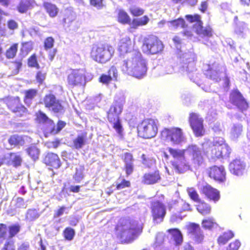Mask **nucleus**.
I'll return each instance as SVG.
<instances>
[{"instance_id":"f257e3e1","label":"nucleus","mask_w":250,"mask_h":250,"mask_svg":"<svg viewBox=\"0 0 250 250\" xmlns=\"http://www.w3.org/2000/svg\"><path fill=\"white\" fill-rule=\"evenodd\" d=\"M167 149L173 158L171 164L177 173H183L190 169V165L187 160L185 154L191 157L192 164L195 167H199L203 163L201 149L196 145H189L185 149L168 147Z\"/></svg>"},{"instance_id":"f03ea898","label":"nucleus","mask_w":250,"mask_h":250,"mask_svg":"<svg viewBox=\"0 0 250 250\" xmlns=\"http://www.w3.org/2000/svg\"><path fill=\"white\" fill-rule=\"evenodd\" d=\"M123 59L121 69L124 73L138 79L143 78L146 75V61L138 50L134 49L127 53Z\"/></svg>"},{"instance_id":"7ed1b4c3","label":"nucleus","mask_w":250,"mask_h":250,"mask_svg":"<svg viewBox=\"0 0 250 250\" xmlns=\"http://www.w3.org/2000/svg\"><path fill=\"white\" fill-rule=\"evenodd\" d=\"M143 224L139 219H121L117 226L118 235L123 241L130 243L142 232Z\"/></svg>"},{"instance_id":"20e7f679","label":"nucleus","mask_w":250,"mask_h":250,"mask_svg":"<svg viewBox=\"0 0 250 250\" xmlns=\"http://www.w3.org/2000/svg\"><path fill=\"white\" fill-rule=\"evenodd\" d=\"M125 102V98L124 95L121 93L117 94L107 112L108 121L112 124L113 128L120 136L123 135V129L119 119V115L122 112Z\"/></svg>"},{"instance_id":"39448f33","label":"nucleus","mask_w":250,"mask_h":250,"mask_svg":"<svg viewBox=\"0 0 250 250\" xmlns=\"http://www.w3.org/2000/svg\"><path fill=\"white\" fill-rule=\"evenodd\" d=\"M203 147L205 152L213 159L228 157L231 152V149L221 137H215L212 142L204 143Z\"/></svg>"},{"instance_id":"423d86ee","label":"nucleus","mask_w":250,"mask_h":250,"mask_svg":"<svg viewBox=\"0 0 250 250\" xmlns=\"http://www.w3.org/2000/svg\"><path fill=\"white\" fill-rule=\"evenodd\" d=\"M195 55L191 52L184 53L180 58L182 66L181 71L188 75L189 78L195 82L198 78L199 74L195 69L194 60Z\"/></svg>"},{"instance_id":"0eeeda50","label":"nucleus","mask_w":250,"mask_h":250,"mask_svg":"<svg viewBox=\"0 0 250 250\" xmlns=\"http://www.w3.org/2000/svg\"><path fill=\"white\" fill-rule=\"evenodd\" d=\"M114 53L113 47L108 44H101L93 46L91 56L96 62L104 63L109 61Z\"/></svg>"},{"instance_id":"6e6552de","label":"nucleus","mask_w":250,"mask_h":250,"mask_svg":"<svg viewBox=\"0 0 250 250\" xmlns=\"http://www.w3.org/2000/svg\"><path fill=\"white\" fill-rule=\"evenodd\" d=\"M158 121L157 119L148 118L143 120L138 126V133L144 138H151L158 132Z\"/></svg>"},{"instance_id":"1a4fd4ad","label":"nucleus","mask_w":250,"mask_h":250,"mask_svg":"<svg viewBox=\"0 0 250 250\" xmlns=\"http://www.w3.org/2000/svg\"><path fill=\"white\" fill-rule=\"evenodd\" d=\"M161 134L162 139L173 145H180L186 142V138L182 130L178 127L165 128Z\"/></svg>"},{"instance_id":"9d476101","label":"nucleus","mask_w":250,"mask_h":250,"mask_svg":"<svg viewBox=\"0 0 250 250\" xmlns=\"http://www.w3.org/2000/svg\"><path fill=\"white\" fill-rule=\"evenodd\" d=\"M92 79L91 74H86V72L83 69H74L68 76V83L73 86H81L85 84L86 82L90 81Z\"/></svg>"},{"instance_id":"9b49d317","label":"nucleus","mask_w":250,"mask_h":250,"mask_svg":"<svg viewBox=\"0 0 250 250\" xmlns=\"http://www.w3.org/2000/svg\"><path fill=\"white\" fill-rule=\"evenodd\" d=\"M44 106L50 112L58 115H62L65 112L62 102L52 94L45 96L43 99Z\"/></svg>"},{"instance_id":"f8f14e48","label":"nucleus","mask_w":250,"mask_h":250,"mask_svg":"<svg viewBox=\"0 0 250 250\" xmlns=\"http://www.w3.org/2000/svg\"><path fill=\"white\" fill-rule=\"evenodd\" d=\"M164 48L162 42L156 36L146 38L142 46L143 51L147 54H156L161 52Z\"/></svg>"},{"instance_id":"ddd939ff","label":"nucleus","mask_w":250,"mask_h":250,"mask_svg":"<svg viewBox=\"0 0 250 250\" xmlns=\"http://www.w3.org/2000/svg\"><path fill=\"white\" fill-rule=\"evenodd\" d=\"M187 21L190 22H196L194 28L196 33L202 37L210 38L212 35V29L210 26L203 27L202 22L200 20V17L198 15L194 16L188 15L186 16Z\"/></svg>"},{"instance_id":"4468645a","label":"nucleus","mask_w":250,"mask_h":250,"mask_svg":"<svg viewBox=\"0 0 250 250\" xmlns=\"http://www.w3.org/2000/svg\"><path fill=\"white\" fill-rule=\"evenodd\" d=\"M189 123L196 136H202L205 133L203 119L196 113H191L189 116Z\"/></svg>"},{"instance_id":"2eb2a0df","label":"nucleus","mask_w":250,"mask_h":250,"mask_svg":"<svg viewBox=\"0 0 250 250\" xmlns=\"http://www.w3.org/2000/svg\"><path fill=\"white\" fill-rule=\"evenodd\" d=\"M151 209L153 220L157 223L163 221L166 213L165 205L159 201L151 202Z\"/></svg>"},{"instance_id":"dca6fc26","label":"nucleus","mask_w":250,"mask_h":250,"mask_svg":"<svg viewBox=\"0 0 250 250\" xmlns=\"http://www.w3.org/2000/svg\"><path fill=\"white\" fill-rule=\"evenodd\" d=\"M188 234L189 237L195 243H201L204 238L203 231L199 225L194 223H190L187 226Z\"/></svg>"},{"instance_id":"f3484780","label":"nucleus","mask_w":250,"mask_h":250,"mask_svg":"<svg viewBox=\"0 0 250 250\" xmlns=\"http://www.w3.org/2000/svg\"><path fill=\"white\" fill-rule=\"evenodd\" d=\"M229 101L242 112L246 111L249 107L248 103L237 90H233L230 93Z\"/></svg>"},{"instance_id":"a211bd4d","label":"nucleus","mask_w":250,"mask_h":250,"mask_svg":"<svg viewBox=\"0 0 250 250\" xmlns=\"http://www.w3.org/2000/svg\"><path fill=\"white\" fill-rule=\"evenodd\" d=\"M224 70L225 68L222 66L217 62H214L211 65H208L205 74L208 78L218 82L220 80L221 74Z\"/></svg>"},{"instance_id":"6ab92c4d","label":"nucleus","mask_w":250,"mask_h":250,"mask_svg":"<svg viewBox=\"0 0 250 250\" xmlns=\"http://www.w3.org/2000/svg\"><path fill=\"white\" fill-rule=\"evenodd\" d=\"M209 176L216 181L223 182L226 180V172L223 166L217 167L216 166L210 167Z\"/></svg>"},{"instance_id":"aec40b11","label":"nucleus","mask_w":250,"mask_h":250,"mask_svg":"<svg viewBox=\"0 0 250 250\" xmlns=\"http://www.w3.org/2000/svg\"><path fill=\"white\" fill-rule=\"evenodd\" d=\"M230 172L237 176L242 175L246 168V164L240 159H236L231 162L229 165Z\"/></svg>"},{"instance_id":"412c9836","label":"nucleus","mask_w":250,"mask_h":250,"mask_svg":"<svg viewBox=\"0 0 250 250\" xmlns=\"http://www.w3.org/2000/svg\"><path fill=\"white\" fill-rule=\"evenodd\" d=\"M132 42L130 38L127 36L123 38L120 42L119 46V51L120 55L123 58L126 57V54L132 51L133 49Z\"/></svg>"},{"instance_id":"4be33fe9","label":"nucleus","mask_w":250,"mask_h":250,"mask_svg":"<svg viewBox=\"0 0 250 250\" xmlns=\"http://www.w3.org/2000/svg\"><path fill=\"white\" fill-rule=\"evenodd\" d=\"M202 191L208 199L214 202L218 201L220 199L219 192L208 184L203 186Z\"/></svg>"},{"instance_id":"5701e85b","label":"nucleus","mask_w":250,"mask_h":250,"mask_svg":"<svg viewBox=\"0 0 250 250\" xmlns=\"http://www.w3.org/2000/svg\"><path fill=\"white\" fill-rule=\"evenodd\" d=\"M43 161L46 165L55 168H58L61 165L59 156L56 154L53 153H48L44 158Z\"/></svg>"},{"instance_id":"b1692460","label":"nucleus","mask_w":250,"mask_h":250,"mask_svg":"<svg viewBox=\"0 0 250 250\" xmlns=\"http://www.w3.org/2000/svg\"><path fill=\"white\" fill-rule=\"evenodd\" d=\"M243 127L240 123H233L229 130V137L233 141H236L241 136Z\"/></svg>"},{"instance_id":"393cba45","label":"nucleus","mask_w":250,"mask_h":250,"mask_svg":"<svg viewBox=\"0 0 250 250\" xmlns=\"http://www.w3.org/2000/svg\"><path fill=\"white\" fill-rule=\"evenodd\" d=\"M125 170L127 175L131 174L134 169L133 159L131 154L125 153L123 156Z\"/></svg>"},{"instance_id":"a878e982","label":"nucleus","mask_w":250,"mask_h":250,"mask_svg":"<svg viewBox=\"0 0 250 250\" xmlns=\"http://www.w3.org/2000/svg\"><path fill=\"white\" fill-rule=\"evenodd\" d=\"M160 180V176L158 171L146 173L144 176V182L146 184H153Z\"/></svg>"},{"instance_id":"bb28decb","label":"nucleus","mask_w":250,"mask_h":250,"mask_svg":"<svg viewBox=\"0 0 250 250\" xmlns=\"http://www.w3.org/2000/svg\"><path fill=\"white\" fill-rule=\"evenodd\" d=\"M171 234V238L175 242L176 245H180L183 241V235L181 232L177 229H172L168 230Z\"/></svg>"},{"instance_id":"cd10ccee","label":"nucleus","mask_w":250,"mask_h":250,"mask_svg":"<svg viewBox=\"0 0 250 250\" xmlns=\"http://www.w3.org/2000/svg\"><path fill=\"white\" fill-rule=\"evenodd\" d=\"M167 26L171 30H175L179 28H185L187 27L185 20L182 18L167 21Z\"/></svg>"},{"instance_id":"c85d7f7f","label":"nucleus","mask_w":250,"mask_h":250,"mask_svg":"<svg viewBox=\"0 0 250 250\" xmlns=\"http://www.w3.org/2000/svg\"><path fill=\"white\" fill-rule=\"evenodd\" d=\"M174 62L173 60L171 61H166L161 71L162 75L171 74L175 71Z\"/></svg>"},{"instance_id":"c756f323","label":"nucleus","mask_w":250,"mask_h":250,"mask_svg":"<svg viewBox=\"0 0 250 250\" xmlns=\"http://www.w3.org/2000/svg\"><path fill=\"white\" fill-rule=\"evenodd\" d=\"M86 138V134H83L78 135L77 137L73 141V146L77 149L82 148L85 144Z\"/></svg>"},{"instance_id":"7c9ffc66","label":"nucleus","mask_w":250,"mask_h":250,"mask_svg":"<svg viewBox=\"0 0 250 250\" xmlns=\"http://www.w3.org/2000/svg\"><path fill=\"white\" fill-rule=\"evenodd\" d=\"M33 3V0H21L18 6V10L20 13H25L32 6Z\"/></svg>"},{"instance_id":"2f4dec72","label":"nucleus","mask_w":250,"mask_h":250,"mask_svg":"<svg viewBox=\"0 0 250 250\" xmlns=\"http://www.w3.org/2000/svg\"><path fill=\"white\" fill-rule=\"evenodd\" d=\"M37 118L40 123L46 125L48 128H50V126L53 125V121L50 119L45 114L42 112H40L37 116Z\"/></svg>"},{"instance_id":"473e14b6","label":"nucleus","mask_w":250,"mask_h":250,"mask_svg":"<svg viewBox=\"0 0 250 250\" xmlns=\"http://www.w3.org/2000/svg\"><path fill=\"white\" fill-rule=\"evenodd\" d=\"M149 21V18L146 16H145L139 19H134L132 21L131 26L133 28H136L139 26L146 25Z\"/></svg>"},{"instance_id":"72a5a7b5","label":"nucleus","mask_w":250,"mask_h":250,"mask_svg":"<svg viewBox=\"0 0 250 250\" xmlns=\"http://www.w3.org/2000/svg\"><path fill=\"white\" fill-rule=\"evenodd\" d=\"M197 209L202 215H207L210 213L211 208L209 205L205 202H199L197 206Z\"/></svg>"},{"instance_id":"f704fd0d","label":"nucleus","mask_w":250,"mask_h":250,"mask_svg":"<svg viewBox=\"0 0 250 250\" xmlns=\"http://www.w3.org/2000/svg\"><path fill=\"white\" fill-rule=\"evenodd\" d=\"M234 236L233 233L231 231L224 232L220 236L218 239V242L219 245H225L229 239Z\"/></svg>"},{"instance_id":"c9c22d12","label":"nucleus","mask_w":250,"mask_h":250,"mask_svg":"<svg viewBox=\"0 0 250 250\" xmlns=\"http://www.w3.org/2000/svg\"><path fill=\"white\" fill-rule=\"evenodd\" d=\"M26 153L34 161L39 158V149L35 146H31L26 149Z\"/></svg>"},{"instance_id":"e433bc0d","label":"nucleus","mask_w":250,"mask_h":250,"mask_svg":"<svg viewBox=\"0 0 250 250\" xmlns=\"http://www.w3.org/2000/svg\"><path fill=\"white\" fill-rule=\"evenodd\" d=\"M247 29V24L244 22H240L236 25L234 29V32L238 36L243 37Z\"/></svg>"},{"instance_id":"4c0bfd02","label":"nucleus","mask_w":250,"mask_h":250,"mask_svg":"<svg viewBox=\"0 0 250 250\" xmlns=\"http://www.w3.org/2000/svg\"><path fill=\"white\" fill-rule=\"evenodd\" d=\"M66 125V123L62 121H59L57 124V127H56L54 123L53 122L52 126H50V128H47L48 131L51 133L55 134L60 132Z\"/></svg>"},{"instance_id":"58836bf2","label":"nucleus","mask_w":250,"mask_h":250,"mask_svg":"<svg viewBox=\"0 0 250 250\" xmlns=\"http://www.w3.org/2000/svg\"><path fill=\"white\" fill-rule=\"evenodd\" d=\"M44 6L50 17H54L57 15L58 11L56 5L50 3H45Z\"/></svg>"},{"instance_id":"ea45409f","label":"nucleus","mask_w":250,"mask_h":250,"mask_svg":"<svg viewBox=\"0 0 250 250\" xmlns=\"http://www.w3.org/2000/svg\"><path fill=\"white\" fill-rule=\"evenodd\" d=\"M10 159L15 167L20 166L22 161L21 156L18 153H11Z\"/></svg>"},{"instance_id":"a19ab883","label":"nucleus","mask_w":250,"mask_h":250,"mask_svg":"<svg viewBox=\"0 0 250 250\" xmlns=\"http://www.w3.org/2000/svg\"><path fill=\"white\" fill-rule=\"evenodd\" d=\"M7 104L9 108L13 112H17L19 110V108H20V105L19 104V99L18 98L16 99H10V100L8 101Z\"/></svg>"},{"instance_id":"79ce46f5","label":"nucleus","mask_w":250,"mask_h":250,"mask_svg":"<svg viewBox=\"0 0 250 250\" xmlns=\"http://www.w3.org/2000/svg\"><path fill=\"white\" fill-rule=\"evenodd\" d=\"M202 224L204 229H211L217 226L215 220L212 218H208L203 220Z\"/></svg>"},{"instance_id":"37998d69","label":"nucleus","mask_w":250,"mask_h":250,"mask_svg":"<svg viewBox=\"0 0 250 250\" xmlns=\"http://www.w3.org/2000/svg\"><path fill=\"white\" fill-rule=\"evenodd\" d=\"M37 91L33 89L26 91L24 99L25 103L29 105L31 104V100L37 96Z\"/></svg>"},{"instance_id":"c03bdc74","label":"nucleus","mask_w":250,"mask_h":250,"mask_svg":"<svg viewBox=\"0 0 250 250\" xmlns=\"http://www.w3.org/2000/svg\"><path fill=\"white\" fill-rule=\"evenodd\" d=\"M84 167L80 166L76 168V172L74 175V179L77 182H80L83 178Z\"/></svg>"},{"instance_id":"a18cd8bd","label":"nucleus","mask_w":250,"mask_h":250,"mask_svg":"<svg viewBox=\"0 0 250 250\" xmlns=\"http://www.w3.org/2000/svg\"><path fill=\"white\" fill-rule=\"evenodd\" d=\"M8 142L11 146H16L17 145H22L23 141L21 137L14 135L9 139Z\"/></svg>"},{"instance_id":"49530a36","label":"nucleus","mask_w":250,"mask_h":250,"mask_svg":"<svg viewBox=\"0 0 250 250\" xmlns=\"http://www.w3.org/2000/svg\"><path fill=\"white\" fill-rule=\"evenodd\" d=\"M118 21L122 23H128L130 19L127 14L123 10H120L118 14Z\"/></svg>"},{"instance_id":"de8ad7c7","label":"nucleus","mask_w":250,"mask_h":250,"mask_svg":"<svg viewBox=\"0 0 250 250\" xmlns=\"http://www.w3.org/2000/svg\"><path fill=\"white\" fill-rule=\"evenodd\" d=\"M188 195L190 198L195 202H199V195L196 189L193 188H188L187 189Z\"/></svg>"},{"instance_id":"09e8293b","label":"nucleus","mask_w":250,"mask_h":250,"mask_svg":"<svg viewBox=\"0 0 250 250\" xmlns=\"http://www.w3.org/2000/svg\"><path fill=\"white\" fill-rule=\"evenodd\" d=\"M39 217V214L36 209H29L26 213V218L29 221H33Z\"/></svg>"},{"instance_id":"8fccbe9b","label":"nucleus","mask_w":250,"mask_h":250,"mask_svg":"<svg viewBox=\"0 0 250 250\" xmlns=\"http://www.w3.org/2000/svg\"><path fill=\"white\" fill-rule=\"evenodd\" d=\"M8 238L11 239L16 235L20 230V227L18 225H14L9 227Z\"/></svg>"},{"instance_id":"3c124183","label":"nucleus","mask_w":250,"mask_h":250,"mask_svg":"<svg viewBox=\"0 0 250 250\" xmlns=\"http://www.w3.org/2000/svg\"><path fill=\"white\" fill-rule=\"evenodd\" d=\"M18 44H14L8 49L6 52V56L8 59L13 58L15 57L17 51Z\"/></svg>"},{"instance_id":"603ef678","label":"nucleus","mask_w":250,"mask_h":250,"mask_svg":"<svg viewBox=\"0 0 250 250\" xmlns=\"http://www.w3.org/2000/svg\"><path fill=\"white\" fill-rule=\"evenodd\" d=\"M117 189L119 190L130 186V182L124 179H119L116 182Z\"/></svg>"},{"instance_id":"864d4df0","label":"nucleus","mask_w":250,"mask_h":250,"mask_svg":"<svg viewBox=\"0 0 250 250\" xmlns=\"http://www.w3.org/2000/svg\"><path fill=\"white\" fill-rule=\"evenodd\" d=\"M165 235L162 232H159L157 234L155 237V242L154 244V247L157 248L161 246L164 240Z\"/></svg>"},{"instance_id":"5fc2aeb1","label":"nucleus","mask_w":250,"mask_h":250,"mask_svg":"<svg viewBox=\"0 0 250 250\" xmlns=\"http://www.w3.org/2000/svg\"><path fill=\"white\" fill-rule=\"evenodd\" d=\"M69 208L68 207H66L64 206H62L58 210L55 211L54 214V217H59L63 215L64 213L66 214L68 213Z\"/></svg>"},{"instance_id":"6e6d98bb","label":"nucleus","mask_w":250,"mask_h":250,"mask_svg":"<svg viewBox=\"0 0 250 250\" xmlns=\"http://www.w3.org/2000/svg\"><path fill=\"white\" fill-rule=\"evenodd\" d=\"M64 235L66 239L71 240L75 235L74 230L71 228H67L64 230Z\"/></svg>"},{"instance_id":"4d7b16f0","label":"nucleus","mask_w":250,"mask_h":250,"mask_svg":"<svg viewBox=\"0 0 250 250\" xmlns=\"http://www.w3.org/2000/svg\"><path fill=\"white\" fill-rule=\"evenodd\" d=\"M131 13L134 16H139L144 14V10L138 7L132 6L130 8Z\"/></svg>"},{"instance_id":"13d9d810","label":"nucleus","mask_w":250,"mask_h":250,"mask_svg":"<svg viewBox=\"0 0 250 250\" xmlns=\"http://www.w3.org/2000/svg\"><path fill=\"white\" fill-rule=\"evenodd\" d=\"M28 65L30 67L39 68V65L37 62V58L35 55L31 56L28 59Z\"/></svg>"},{"instance_id":"bf43d9fd","label":"nucleus","mask_w":250,"mask_h":250,"mask_svg":"<svg viewBox=\"0 0 250 250\" xmlns=\"http://www.w3.org/2000/svg\"><path fill=\"white\" fill-rule=\"evenodd\" d=\"M75 19V16L73 13H70V11H67L65 14V17L63 21L65 24H69L70 22Z\"/></svg>"},{"instance_id":"052dcab7","label":"nucleus","mask_w":250,"mask_h":250,"mask_svg":"<svg viewBox=\"0 0 250 250\" xmlns=\"http://www.w3.org/2000/svg\"><path fill=\"white\" fill-rule=\"evenodd\" d=\"M54 40L52 37L47 38L44 42V46L45 50L51 48L54 45Z\"/></svg>"},{"instance_id":"680f3d73","label":"nucleus","mask_w":250,"mask_h":250,"mask_svg":"<svg viewBox=\"0 0 250 250\" xmlns=\"http://www.w3.org/2000/svg\"><path fill=\"white\" fill-rule=\"evenodd\" d=\"M8 229L5 225L1 224H0V239H4L7 236Z\"/></svg>"},{"instance_id":"e2e57ef3","label":"nucleus","mask_w":250,"mask_h":250,"mask_svg":"<svg viewBox=\"0 0 250 250\" xmlns=\"http://www.w3.org/2000/svg\"><path fill=\"white\" fill-rule=\"evenodd\" d=\"M108 75L111 76L113 80H116L118 77V71L116 68L114 66H111L108 71Z\"/></svg>"},{"instance_id":"0e129e2a","label":"nucleus","mask_w":250,"mask_h":250,"mask_svg":"<svg viewBox=\"0 0 250 250\" xmlns=\"http://www.w3.org/2000/svg\"><path fill=\"white\" fill-rule=\"evenodd\" d=\"M112 80H113L112 79L111 76L108 74H103L99 78V81L104 84H108Z\"/></svg>"},{"instance_id":"69168bd1","label":"nucleus","mask_w":250,"mask_h":250,"mask_svg":"<svg viewBox=\"0 0 250 250\" xmlns=\"http://www.w3.org/2000/svg\"><path fill=\"white\" fill-rule=\"evenodd\" d=\"M32 49V43L31 42H26L22 43L21 50L23 52L27 53Z\"/></svg>"},{"instance_id":"338daca9","label":"nucleus","mask_w":250,"mask_h":250,"mask_svg":"<svg viewBox=\"0 0 250 250\" xmlns=\"http://www.w3.org/2000/svg\"><path fill=\"white\" fill-rule=\"evenodd\" d=\"M1 250H15L14 242L10 240H8Z\"/></svg>"},{"instance_id":"774afa93","label":"nucleus","mask_w":250,"mask_h":250,"mask_svg":"<svg viewBox=\"0 0 250 250\" xmlns=\"http://www.w3.org/2000/svg\"><path fill=\"white\" fill-rule=\"evenodd\" d=\"M240 246L241 243L239 240H236L229 245L227 250H238Z\"/></svg>"}]
</instances>
